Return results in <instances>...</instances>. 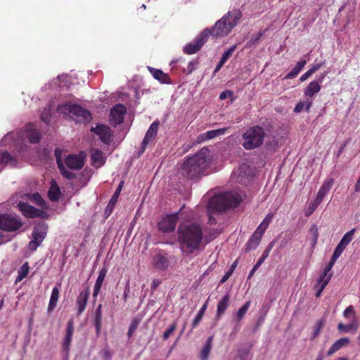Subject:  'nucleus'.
<instances>
[{
	"instance_id": "1",
	"label": "nucleus",
	"mask_w": 360,
	"mask_h": 360,
	"mask_svg": "<svg viewBox=\"0 0 360 360\" xmlns=\"http://www.w3.org/2000/svg\"><path fill=\"white\" fill-rule=\"evenodd\" d=\"M179 246L183 252L193 253L200 248L202 240V231L195 223L181 224L177 230Z\"/></svg>"
},
{
	"instance_id": "2",
	"label": "nucleus",
	"mask_w": 360,
	"mask_h": 360,
	"mask_svg": "<svg viewBox=\"0 0 360 360\" xmlns=\"http://www.w3.org/2000/svg\"><path fill=\"white\" fill-rule=\"evenodd\" d=\"M208 154V149L204 148L194 155L188 158L181 165L182 174L191 180L198 179L203 176L210 165Z\"/></svg>"
},
{
	"instance_id": "3",
	"label": "nucleus",
	"mask_w": 360,
	"mask_h": 360,
	"mask_svg": "<svg viewBox=\"0 0 360 360\" xmlns=\"http://www.w3.org/2000/svg\"><path fill=\"white\" fill-rule=\"evenodd\" d=\"M241 17L242 13L239 9H233L217 21L211 29H205L203 31L208 32V37H224L236 26Z\"/></svg>"
},
{
	"instance_id": "4",
	"label": "nucleus",
	"mask_w": 360,
	"mask_h": 360,
	"mask_svg": "<svg viewBox=\"0 0 360 360\" xmlns=\"http://www.w3.org/2000/svg\"><path fill=\"white\" fill-rule=\"evenodd\" d=\"M241 196L236 192L229 191L214 195L209 202V210L224 211L237 207L241 202Z\"/></svg>"
},
{
	"instance_id": "5",
	"label": "nucleus",
	"mask_w": 360,
	"mask_h": 360,
	"mask_svg": "<svg viewBox=\"0 0 360 360\" xmlns=\"http://www.w3.org/2000/svg\"><path fill=\"white\" fill-rule=\"evenodd\" d=\"M265 131L263 127L255 125L249 127L242 135V146L245 150L258 148L263 145Z\"/></svg>"
},
{
	"instance_id": "6",
	"label": "nucleus",
	"mask_w": 360,
	"mask_h": 360,
	"mask_svg": "<svg viewBox=\"0 0 360 360\" xmlns=\"http://www.w3.org/2000/svg\"><path fill=\"white\" fill-rule=\"evenodd\" d=\"M58 112L70 115L75 120L76 122L85 123L91 120L90 112L77 104H63L58 107Z\"/></svg>"
},
{
	"instance_id": "7",
	"label": "nucleus",
	"mask_w": 360,
	"mask_h": 360,
	"mask_svg": "<svg viewBox=\"0 0 360 360\" xmlns=\"http://www.w3.org/2000/svg\"><path fill=\"white\" fill-rule=\"evenodd\" d=\"M48 224L45 222L37 224L33 229L32 240L28 244V248L31 251H35L41 244L46 236Z\"/></svg>"
},
{
	"instance_id": "8",
	"label": "nucleus",
	"mask_w": 360,
	"mask_h": 360,
	"mask_svg": "<svg viewBox=\"0 0 360 360\" xmlns=\"http://www.w3.org/2000/svg\"><path fill=\"white\" fill-rule=\"evenodd\" d=\"M22 226L21 219L16 215L0 214V229L5 231H15Z\"/></svg>"
},
{
	"instance_id": "9",
	"label": "nucleus",
	"mask_w": 360,
	"mask_h": 360,
	"mask_svg": "<svg viewBox=\"0 0 360 360\" xmlns=\"http://www.w3.org/2000/svg\"><path fill=\"white\" fill-rule=\"evenodd\" d=\"M178 219V213L164 216L158 223L159 231L165 233L173 232L176 229Z\"/></svg>"
},
{
	"instance_id": "10",
	"label": "nucleus",
	"mask_w": 360,
	"mask_h": 360,
	"mask_svg": "<svg viewBox=\"0 0 360 360\" xmlns=\"http://www.w3.org/2000/svg\"><path fill=\"white\" fill-rule=\"evenodd\" d=\"M208 39V32L202 31L193 41L187 44L184 48V51L186 54H193L198 52Z\"/></svg>"
},
{
	"instance_id": "11",
	"label": "nucleus",
	"mask_w": 360,
	"mask_h": 360,
	"mask_svg": "<svg viewBox=\"0 0 360 360\" xmlns=\"http://www.w3.org/2000/svg\"><path fill=\"white\" fill-rule=\"evenodd\" d=\"M127 112L126 107L122 104L115 105L110 110V122L116 126L120 124L124 121V115Z\"/></svg>"
},
{
	"instance_id": "12",
	"label": "nucleus",
	"mask_w": 360,
	"mask_h": 360,
	"mask_svg": "<svg viewBox=\"0 0 360 360\" xmlns=\"http://www.w3.org/2000/svg\"><path fill=\"white\" fill-rule=\"evenodd\" d=\"M159 124L160 123L158 121H155L150 124L141 143V153L145 151L148 144L157 136Z\"/></svg>"
},
{
	"instance_id": "13",
	"label": "nucleus",
	"mask_w": 360,
	"mask_h": 360,
	"mask_svg": "<svg viewBox=\"0 0 360 360\" xmlns=\"http://www.w3.org/2000/svg\"><path fill=\"white\" fill-rule=\"evenodd\" d=\"M91 131L99 136L102 142L105 144H109L112 137V130L109 127L100 124L95 128L92 127Z\"/></svg>"
},
{
	"instance_id": "14",
	"label": "nucleus",
	"mask_w": 360,
	"mask_h": 360,
	"mask_svg": "<svg viewBox=\"0 0 360 360\" xmlns=\"http://www.w3.org/2000/svg\"><path fill=\"white\" fill-rule=\"evenodd\" d=\"M26 136L31 143H37L40 141L41 134L37 128L36 124L29 123L25 126Z\"/></svg>"
},
{
	"instance_id": "15",
	"label": "nucleus",
	"mask_w": 360,
	"mask_h": 360,
	"mask_svg": "<svg viewBox=\"0 0 360 360\" xmlns=\"http://www.w3.org/2000/svg\"><path fill=\"white\" fill-rule=\"evenodd\" d=\"M65 163L69 169L79 170L84 165V160L79 155L73 154L65 158Z\"/></svg>"
},
{
	"instance_id": "16",
	"label": "nucleus",
	"mask_w": 360,
	"mask_h": 360,
	"mask_svg": "<svg viewBox=\"0 0 360 360\" xmlns=\"http://www.w3.org/2000/svg\"><path fill=\"white\" fill-rule=\"evenodd\" d=\"M18 207L22 214L27 218H36L37 215H38L37 212H39V209L25 202H20L18 204Z\"/></svg>"
},
{
	"instance_id": "17",
	"label": "nucleus",
	"mask_w": 360,
	"mask_h": 360,
	"mask_svg": "<svg viewBox=\"0 0 360 360\" xmlns=\"http://www.w3.org/2000/svg\"><path fill=\"white\" fill-rule=\"evenodd\" d=\"M334 184V179L330 178L325 180L319 188L316 199L322 202L325 196L328 193Z\"/></svg>"
},
{
	"instance_id": "18",
	"label": "nucleus",
	"mask_w": 360,
	"mask_h": 360,
	"mask_svg": "<svg viewBox=\"0 0 360 360\" xmlns=\"http://www.w3.org/2000/svg\"><path fill=\"white\" fill-rule=\"evenodd\" d=\"M89 296L88 290L82 291L77 298V314H81L86 309L87 301Z\"/></svg>"
},
{
	"instance_id": "19",
	"label": "nucleus",
	"mask_w": 360,
	"mask_h": 360,
	"mask_svg": "<svg viewBox=\"0 0 360 360\" xmlns=\"http://www.w3.org/2000/svg\"><path fill=\"white\" fill-rule=\"evenodd\" d=\"M153 77L162 84H171L172 81L168 74L154 68H148Z\"/></svg>"
},
{
	"instance_id": "20",
	"label": "nucleus",
	"mask_w": 360,
	"mask_h": 360,
	"mask_svg": "<svg viewBox=\"0 0 360 360\" xmlns=\"http://www.w3.org/2000/svg\"><path fill=\"white\" fill-rule=\"evenodd\" d=\"M349 343V339L348 338H341L336 340L328 350L326 354L327 356H331L342 347L347 346Z\"/></svg>"
},
{
	"instance_id": "21",
	"label": "nucleus",
	"mask_w": 360,
	"mask_h": 360,
	"mask_svg": "<svg viewBox=\"0 0 360 360\" xmlns=\"http://www.w3.org/2000/svg\"><path fill=\"white\" fill-rule=\"evenodd\" d=\"M74 333V323L72 320H70L67 324L66 333L64 338L63 346L64 349L68 351L71 345L72 338Z\"/></svg>"
},
{
	"instance_id": "22",
	"label": "nucleus",
	"mask_w": 360,
	"mask_h": 360,
	"mask_svg": "<svg viewBox=\"0 0 360 360\" xmlns=\"http://www.w3.org/2000/svg\"><path fill=\"white\" fill-rule=\"evenodd\" d=\"M169 265V259L162 255H156L153 258V266L160 270H165Z\"/></svg>"
},
{
	"instance_id": "23",
	"label": "nucleus",
	"mask_w": 360,
	"mask_h": 360,
	"mask_svg": "<svg viewBox=\"0 0 360 360\" xmlns=\"http://www.w3.org/2000/svg\"><path fill=\"white\" fill-rule=\"evenodd\" d=\"M106 274H107V269L105 268H103L100 271L98 278H97L95 285H94V293H93V296L94 297H96L97 295H98V293L101 290L102 284L103 283V281L105 279V277L106 276Z\"/></svg>"
},
{
	"instance_id": "24",
	"label": "nucleus",
	"mask_w": 360,
	"mask_h": 360,
	"mask_svg": "<svg viewBox=\"0 0 360 360\" xmlns=\"http://www.w3.org/2000/svg\"><path fill=\"white\" fill-rule=\"evenodd\" d=\"M214 340V336H210L206 342L203 347L202 348L200 354V360H207L209 354L211 352L212 347V342Z\"/></svg>"
},
{
	"instance_id": "25",
	"label": "nucleus",
	"mask_w": 360,
	"mask_h": 360,
	"mask_svg": "<svg viewBox=\"0 0 360 360\" xmlns=\"http://www.w3.org/2000/svg\"><path fill=\"white\" fill-rule=\"evenodd\" d=\"M230 302V296L229 294H226L225 296L222 297V299L218 302L217 307V317H220L222 316L226 309L229 306Z\"/></svg>"
},
{
	"instance_id": "26",
	"label": "nucleus",
	"mask_w": 360,
	"mask_h": 360,
	"mask_svg": "<svg viewBox=\"0 0 360 360\" xmlns=\"http://www.w3.org/2000/svg\"><path fill=\"white\" fill-rule=\"evenodd\" d=\"M321 86L317 81L311 82L305 88L304 94L306 96L312 98L315 94L319 92Z\"/></svg>"
},
{
	"instance_id": "27",
	"label": "nucleus",
	"mask_w": 360,
	"mask_h": 360,
	"mask_svg": "<svg viewBox=\"0 0 360 360\" xmlns=\"http://www.w3.org/2000/svg\"><path fill=\"white\" fill-rule=\"evenodd\" d=\"M59 299V289L54 287L52 290L47 311L51 313L56 307Z\"/></svg>"
},
{
	"instance_id": "28",
	"label": "nucleus",
	"mask_w": 360,
	"mask_h": 360,
	"mask_svg": "<svg viewBox=\"0 0 360 360\" xmlns=\"http://www.w3.org/2000/svg\"><path fill=\"white\" fill-rule=\"evenodd\" d=\"M61 192L58 186L53 181L51 187L48 191V196L52 202H57L60 196Z\"/></svg>"
},
{
	"instance_id": "29",
	"label": "nucleus",
	"mask_w": 360,
	"mask_h": 360,
	"mask_svg": "<svg viewBox=\"0 0 360 360\" xmlns=\"http://www.w3.org/2000/svg\"><path fill=\"white\" fill-rule=\"evenodd\" d=\"M306 63H307V60H304V59L298 61L296 63V65H295V67L292 68V70L286 75L285 78V79H292V78L295 77L296 76H297L298 74L303 69V68L304 67Z\"/></svg>"
},
{
	"instance_id": "30",
	"label": "nucleus",
	"mask_w": 360,
	"mask_h": 360,
	"mask_svg": "<svg viewBox=\"0 0 360 360\" xmlns=\"http://www.w3.org/2000/svg\"><path fill=\"white\" fill-rule=\"evenodd\" d=\"M261 239L262 238L253 233L245 244V252L255 250L259 245Z\"/></svg>"
},
{
	"instance_id": "31",
	"label": "nucleus",
	"mask_w": 360,
	"mask_h": 360,
	"mask_svg": "<svg viewBox=\"0 0 360 360\" xmlns=\"http://www.w3.org/2000/svg\"><path fill=\"white\" fill-rule=\"evenodd\" d=\"M91 158L94 163H98L99 166L105 163L103 152L96 148H94L91 151Z\"/></svg>"
},
{
	"instance_id": "32",
	"label": "nucleus",
	"mask_w": 360,
	"mask_h": 360,
	"mask_svg": "<svg viewBox=\"0 0 360 360\" xmlns=\"http://www.w3.org/2000/svg\"><path fill=\"white\" fill-rule=\"evenodd\" d=\"M251 302L248 301L240 307L236 314V321L238 324H240L242 319L244 318L249 308L250 307Z\"/></svg>"
},
{
	"instance_id": "33",
	"label": "nucleus",
	"mask_w": 360,
	"mask_h": 360,
	"mask_svg": "<svg viewBox=\"0 0 360 360\" xmlns=\"http://www.w3.org/2000/svg\"><path fill=\"white\" fill-rule=\"evenodd\" d=\"M58 167L59 169L60 173L64 178H65L68 180H72L76 177V175L73 172L69 171L68 169H67L65 168V165H63V161L60 160L58 159Z\"/></svg>"
},
{
	"instance_id": "34",
	"label": "nucleus",
	"mask_w": 360,
	"mask_h": 360,
	"mask_svg": "<svg viewBox=\"0 0 360 360\" xmlns=\"http://www.w3.org/2000/svg\"><path fill=\"white\" fill-rule=\"evenodd\" d=\"M356 231V229H352L349 231L347 232L343 237L342 238L341 240L338 243V245L340 246L341 248L345 249L346 247L349 244V243L352 240L354 234Z\"/></svg>"
},
{
	"instance_id": "35",
	"label": "nucleus",
	"mask_w": 360,
	"mask_h": 360,
	"mask_svg": "<svg viewBox=\"0 0 360 360\" xmlns=\"http://www.w3.org/2000/svg\"><path fill=\"white\" fill-rule=\"evenodd\" d=\"M207 302H205L202 306L200 309L198 311V314L196 315V316L193 319V321L192 322V324H191V330L193 329H194L199 324V323L201 321V320H202V317H203V316L205 314V311L207 309Z\"/></svg>"
},
{
	"instance_id": "36",
	"label": "nucleus",
	"mask_w": 360,
	"mask_h": 360,
	"mask_svg": "<svg viewBox=\"0 0 360 360\" xmlns=\"http://www.w3.org/2000/svg\"><path fill=\"white\" fill-rule=\"evenodd\" d=\"M311 105H312V101L298 102L294 108V112L296 113H300L304 109L305 110V111L309 112Z\"/></svg>"
},
{
	"instance_id": "37",
	"label": "nucleus",
	"mask_w": 360,
	"mask_h": 360,
	"mask_svg": "<svg viewBox=\"0 0 360 360\" xmlns=\"http://www.w3.org/2000/svg\"><path fill=\"white\" fill-rule=\"evenodd\" d=\"M357 328L358 325L356 323L355 320H354L351 323L347 325L343 324L342 323H340L338 325V329L340 332L348 333L352 330H354V332H356L357 330Z\"/></svg>"
},
{
	"instance_id": "38",
	"label": "nucleus",
	"mask_w": 360,
	"mask_h": 360,
	"mask_svg": "<svg viewBox=\"0 0 360 360\" xmlns=\"http://www.w3.org/2000/svg\"><path fill=\"white\" fill-rule=\"evenodd\" d=\"M28 199L37 204L39 206L44 207L46 201L41 198V195L38 192L34 193H30L27 195Z\"/></svg>"
},
{
	"instance_id": "39",
	"label": "nucleus",
	"mask_w": 360,
	"mask_h": 360,
	"mask_svg": "<svg viewBox=\"0 0 360 360\" xmlns=\"http://www.w3.org/2000/svg\"><path fill=\"white\" fill-rule=\"evenodd\" d=\"M217 133L215 130H210L205 133L201 134L198 136V139L196 140L197 143H201L205 140L212 139L213 138L217 137Z\"/></svg>"
},
{
	"instance_id": "40",
	"label": "nucleus",
	"mask_w": 360,
	"mask_h": 360,
	"mask_svg": "<svg viewBox=\"0 0 360 360\" xmlns=\"http://www.w3.org/2000/svg\"><path fill=\"white\" fill-rule=\"evenodd\" d=\"M325 322L323 319L319 320L314 326V333L311 335V340H314L320 333L321 330L324 327Z\"/></svg>"
},
{
	"instance_id": "41",
	"label": "nucleus",
	"mask_w": 360,
	"mask_h": 360,
	"mask_svg": "<svg viewBox=\"0 0 360 360\" xmlns=\"http://www.w3.org/2000/svg\"><path fill=\"white\" fill-rule=\"evenodd\" d=\"M265 34V30H260L257 34L252 36L250 41L247 43L246 47L250 48L252 46L255 45L259 39Z\"/></svg>"
},
{
	"instance_id": "42",
	"label": "nucleus",
	"mask_w": 360,
	"mask_h": 360,
	"mask_svg": "<svg viewBox=\"0 0 360 360\" xmlns=\"http://www.w3.org/2000/svg\"><path fill=\"white\" fill-rule=\"evenodd\" d=\"M29 271L28 264L25 263L19 269L18 275L16 278V282L22 281L24 278H25Z\"/></svg>"
},
{
	"instance_id": "43",
	"label": "nucleus",
	"mask_w": 360,
	"mask_h": 360,
	"mask_svg": "<svg viewBox=\"0 0 360 360\" xmlns=\"http://www.w3.org/2000/svg\"><path fill=\"white\" fill-rule=\"evenodd\" d=\"M331 277H332V274H330V275L325 280H323L322 282L318 281L317 285L319 286V288L316 293V297H319L321 295V292H323V290H324V288H326L327 284L329 283Z\"/></svg>"
},
{
	"instance_id": "44",
	"label": "nucleus",
	"mask_w": 360,
	"mask_h": 360,
	"mask_svg": "<svg viewBox=\"0 0 360 360\" xmlns=\"http://www.w3.org/2000/svg\"><path fill=\"white\" fill-rule=\"evenodd\" d=\"M94 326L96 328V335L99 336L101 330L102 325V314H98L95 313L94 316Z\"/></svg>"
},
{
	"instance_id": "45",
	"label": "nucleus",
	"mask_w": 360,
	"mask_h": 360,
	"mask_svg": "<svg viewBox=\"0 0 360 360\" xmlns=\"http://www.w3.org/2000/svg\"><path fill=\"white\" fill-rule=\"evenodd\" d=\"M335 262H333L332 259L329 262L327 266L325 267L323 274L320 276L319 278V282H322L323 280H325L330 274L328 273L330 271L332 267L333 266Z\"/></svg>"
},
{
	"instance_id": "46",
	"label": "nucleus",
	"mask_w": 360,
	"mask_h": 360,
	"mask_svg": "<svg viewBox=\"0 0 360 360\" xmlns=\"http://www.w3.org/2000/svg\"><path fill=\"white\" fill-rule=\"evenodd\" d=\"M177 326V322L174 321L169 327L164 332L162 335V338L164 340H167L169 336L173 333V332L176 330Z\"/></svg>"
},
{
	"instance_id": "47",
	"label": "nucleus",
	"mask_w": 360,
	"mask_h": 360,
	"mask_svg": "<svg viewBox=\"0 0 360 360\" xmlns=\"http://www.w3.org/2000/svg\"><path fill=\"white\" fill-rule=\"evenodd\" d=\"M321 203L319 200L314 199V202L311 203L309 206L308 210H307L305 215L307 217L310 216L318 207V206Z\"/></svg>"
},
{
	"instance_id": "48",
	"label": "nucleus",
	"mask_w": 360,
	"mask_h": 360,
	"mask_svg": "<svg viewBox=\"0 0 360 360\" xmlns=\"http://www.w3.org/2000/svg\"><path fill=\"white\" fill-rule=\"evenodd\" d=\"M14 161V159L11 157V154L8 152H4L1 154L0 158V163L2 165H7L9 162Z\"/></svg>"
},
{
	"instance_id": "49",
	"label": "nucleus",
	"mask_w": 360,
	"mask_h": 360,
	"mask_svg": "<svg viewBox=\"0 0 360 360\" xmlns=\"http://www.w3.org/2000/svg\"><path fill=\"white\" fill-rule=\"evenodd\" d=\"M309 232L311 233V234L313 236L312 244H313V245H314L316 243L318 238H319L318 226L316 224H313L309 229Z\"/></svg>"
},
{
	"instance_id": "50",
	"label": "nucleus",
	"mask_w": 360,
	"mask_h": 360,
	"mask_svg": "<svg viewBox=\"0 0 360 360\" xmlns=\"http://www.w3.org/2000/svg\"><path fill=\"white\" fill-rule=\"evenodd\" d=\"M235 49H236V46H233L229 49L224 51L222 54L220 61L225 63L226 62V60L231 56V55L233 54Z\"/></svg>"
},
{
	"instance_id": "51",
	"label": "nucleus",
	"mask_w": 360,
	"mask_h": 360,
	"mask_svg": "<svg viewBox=\"0 0 360 360\" xmlns=\"http://www.w3.org/2000/svg\"><path fill=\"white\" fill-rule=\"evenodd\" d=\"M122 185H123V182H121L119 184L118 187L117 188L116 191H115L114 194L112 195V198H111V199H110V200L109 202V204H108V207H109V205L110 204L113 205L114 203L116 202V201H117V200L118 198V196L120 195V191L122 190Z\"/></svg>"
},
{
	"instance_id": "52",
	"label": "nucleus",
	"mask_w": 360,
	"mask_h": 360,
	"mask_svg": "<svg viewBox=\"0 0 360 360\" xmlns=\"http://www.w3.org/2000/svg\"><path fill=\"white\" fill-rule=\"evenodd\" d=\"M273 217H274V214L273 213H269L266 216V217L263 219V221H262L260 225H262V227H264L265 229H267L269 224L271 223V221L273 219Z\"/></svg>"
},
{
	"instance_id": "53",
	"label": "nucleus",
	"mask_w": 360,
	"mask_h": 360,
	"mask_svg": "<svg viewBox=\"0 0 360 360\" xmlns=\"http://www.w3.org/2000/svg\"><path fill=\"white\" fill-rule=\"evenodd\" d=\"M344 250V248H341L339 245H337L331 258L333 262H335L340 257V256L341 255Z\"/></svg>"
},
{
	"instance_id": "54",
	"label": "nucleus",
	"mask_w": 360,
	"mask_h": 360,
	"mask_svg": "<svg viewBox=\"0 0 360 360\" xmlns=\"http://www.w3.org/2000/svg\"><path fill=\"white\" fill-rule=\"evenodd\" d=\"M138 325H139V321H136V319H134L131 321L130 326L129 328V330H128V333H127V335L129 337H131L132 335L134 332L136 330Z\"/></svg>"
},
{
	"instance_id": "55",
	"label": "nucleus",
	"mask_w": 360,
	"mask_h": 360,
	"mask_svg": "<svg viewBox=\"0 0 360 360\" xmlns=\"http://www.w3.org/2000/svg\"><path fill=\"white\" fill-rule=\"evenodd\" d=\"M351 314L353 315H354V314H355L354 309L352 305L347 307L345 309V311L343 312V315L345 318H347V317H349V314Z\"/></svg>"
},
{
	"instance_id": "56",
	"label": "nucleus",
	"mask_w": 360,
	"mask_h": 360,
	"mask_svg": "<svg viewBox=\"0 0 360 360\" xmlns=\"http://www.w3.org/2000/svg\"><path fill=\"white\" fill-rule=\"evenodd\" d=\"M262 263H263V262L262 260L259 259L257 261V262L255 264V266H253V268L250 271V272L249 274V276H248V278H251L253 276V274H255L256 270L262 264Z\"/></svg>"
},
{
	"instance_id": "57",
	"label": "nucleus",
	"mask_w": 360,
	"mask_h": 360,
	"mask_svg": "<svg viewBox=\"0 0 360 360\" xmlns=\"http://www.w3.org/2000/svg\"><path fill=\"white\" fill-rule=\"evenodd\" d=\"M266 230V229L262 227V225L259 224V226L257 228L256 231L253 233L262 238Z\"/></svg>"
},
{
	"instance_id": "58",
	"label": "nucleus",
	"mask_w": 360,
	"mask_h": 360,
	"mask_svg": "<svg viewBox=\"0 0 360 360\" xmlns=\"http://www.w3.org/2000/svg\"><path fill=\"white\" fill-rule=\"evenodd\" d=\"M197 63L196 60L191 61L188 63L187 67V74H191L195 69Z\"/></svg>"
},
{
	"instance_id": "59",
	"label": "nucleus",
	"mask_w": 360,
	"mask_h": 360,
	"mask_svg": "<svg viewBox=\"0 0 360 360\" xmlns=\"http://www.w3.org/2000/svg\"><path fill=\"white\" fill-rule=\"evenodd\" d=\"M233 94L232 91H224L223 92H221L219 95V98L221 100H224L226 99L227 97L229 96H231Z\"/></svg>"
},
{
	"instance_id": "60",
	"label": "nucleus",
	"mask_w": 360,
	"mask_h": 360,
	"mask_svg": "<svg viewBox=\"0 0 360 360\" xmlns=\"http://www.w3.org/2000/svg\"><path fill=\"white\" fill-rule=\"evenodd\" d=\"M9 240H11V238L9 237V236L3 234L1 232H0V245L5 243Z\"/></svg>"
},
{
	"instance_id": "61",
	"label": "nucleus",
	"mask_w": 360,
	"mask_h": 360,
	"mask_svg": "<svg viewBox=\"0 0 360 360\" xmlns=\"http://www.w3.org/2000/svg\"><path fill=\"white\" fill-rule=\"evenodd\" d=\"M277 146V141H276L274 139L272 141H268L266 143V147L269 149H275L276 146Z\"/></svg>"
},
{
	"instance_id": "62",
	"label": "nucleus",
	"mask_w": 360,
	"mask_h": 360,
	"mask_svg": "<svg viewBox=\"0 0 360 360\" xmlns=\"http://www.w3.org/2000/svg\"><path fill=\"white\" fill-rule=\"evenodd\" d=\"M232 274L233 273L231 271H230L229 270L228 271H226L225 273V274L224 275V276L220 280V283L221 284L224 283L230 278V276L232 275Z\"/></svg>"
},
{
	"instance_id": "63",
	"label": "nucleus",
	"mask_w": 360,
	"mask_h": 360,
	"mask_svg": "<svg viewBox=\"0 0 360 360\" xmlns=\"http://www.w3.org/2000/svg\"><path fill=\"white\" fill-rule=\"evenodd\" d=\"M312 75H313L312 72L309 70H308L304 74H303L300 77V82H302L305 81Z\"/></svg>"
},
{
	"instance_id": "64",
	"label": "nucleus",
	"mask_w": 360,
	"mask_h": 360,
	"mask_svg": "<svg viewBox=\"0 0 360 360\" xmlns=\"http://www.w3.org/2000/svg\"><path fill=\"white\" fill-rule=\"evenodd\" d=\"M322 65H323V63L314 64L311 66V68L309 69V70L312 72V74H314L315 72L319 70L321 68Z\"/></svg>"
}]
</instances>
